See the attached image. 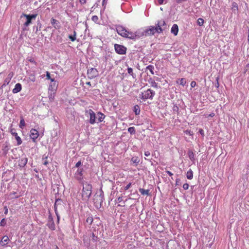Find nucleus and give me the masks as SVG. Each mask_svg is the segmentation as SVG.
<instances>
[{
    "label": "nucleus",
    "instance_id": "1",
    "mask_svg": "<svg viewBox=\"0 0 249 249\" xmlns=\"http://www.w3.org/2000/svg\"><path fill=\"white\" fill-rule=\"evenodd\" d=\"M116 29L117 33L124 37L135 39L137 37V35L135 33L127 31L122 26H117Z\"/></svg>",
    "mask_w": 249,
    "mask_h": 249
},
{
    "label": "nucleus",
    "instance_id": "2",
    "mask_svg": "<svg viewBox=\"0 0 249 249\" xmlns=\"http://www.w3.org/2000/svg\"><path fill=\"white\" fill-rule=\"evenodd\" d=\"M92 192V186L91 184L86 182L83 184V189L81 193L82 199L87 201L90 197Z\"/></svg>",
    "mask_w": 249,
    "mask_h": 249
},
{
    "label": "nucleus",
    "instance_id": "3",
    "mask_svg": "<svg viewBox=\"0 0 249 249\" xmlns=\"http://www.w3.org/2000/svg\"><path fill=\"white\" fill-rule=\"evenodd\" d=\"M155 95V92L151 89H148L146 90H145L142 92L141 94V98L144 100L147 99H153L154 96Z\"/></svg>",
    "mask_w": 249,
    "mask_h": 249
},
{
    "label": "nucleus",
    "instance_id": "4",
    "mask_svg": "<svg viewBox=\"0 0 249 249\" xmlns=\"http://www.w3.org/2000/svg\"><path fill=\"white\" fill-rule=\"evenodd\" d=\"M93 202L96 207H100L103 202V194L102 193L99 195L95 194L93 196Z\"/></svg>",
    "mask_w": 249,
    "mask_h": 249
},
{
    "label": "nucleus",
    "instance_id": "5",
    "mask_svg": "<svg viewBox=\"0 0 249 249\" xmlns=\"http://www.w3.org/2000/svg\"><path fill=\"white\" fill-rule=\"evenodd\" d=\"M114 49L116 52L119 54H124L126 53V48L123 45L115 44Z\"/></svg>",
    "mask_w": 249,
    "mask_h": 249
},
{
    "label": "nucleus",
    "instance_id": "6",
    "mask_svg": "<svg viewBox=\"0 0 249 249\" xmlns=\"http://www.w3.org/2000/svg\"><path fill=\"white\" fill-rule=\"evenodd\" d=\"M87 75L89 78L93 79L98 76L99 72L96 69L91 68L88 70Z\"/></svg>",
    "mask_w": 249,
    "mask_h": 249
},
{
    "label": "nucleus",
    "instance_id": "7",
    "mask_svg": "<svg viewBox=\"0 0 249 249\" xmlns=\"http://www.w3.org/2000/svg\"><path fill=\"white\" fill-rule=\"evenodd\" d=\"M86 113H88L89 115V123L93 124L96 123V115L92 109H89L86 112Z\"/></svg>",
    "mask_w": 249,
    "mask_h": 249
},
{
    "label": "nucleus",
    "instance_id": "8",
    "mask_svg": "<svg viewBox=\"0 0 249 249\" xmlns=\"http://www.w3.org/2000/svg\"><path fill=\"white\" fill-rule=\"evenodd\" d=\"M22 17H25L26 18V21L24 23V26L26 27L28 26L31 23V20L33 18H35L36 17V15H26L24 14H23L21 16V18Z\"/></svg>",
    "mask_w": 249,
    "mask_h": 249
},
{
    "label": "nucleus",
    "instance_id": "9",
    "mask_svg": "<svg viewBox=\"0 0 249 249\" xmlns=\"http://www.w3.org/2000/svg\"><path fill=\"white\" fill-rule=\"evenodd\" d=\"M165 25V22L163 20H160L158 21V23L156 24V26L155 27L156 28V32L158 33H161L163 31V29L161 28V27L164 26Z\"/></svg>",
    "mask_w": 249,
    "mask_h": 249
},
{
    "label": "nucleus",
    "instance_id": "10",
    "mask_svg": "<svg viewBox=\"0 0 249 249\" xmlns=\"http://www.w3.org/2000/svg\"><path fill=\"white\" fill-rule=\"evenodd\" d=\"M31 138L32 139L34 142H36V139L39 136L38 131L36 129H31L30 130V134Z\"/></svg>",
    "mask_w": 249,
    "mask_h": 249
},
{
    "label": "nucleus",
    "instance_id": "11",
    "mask_svg": "<svg viewBox=\"0 0 249 249\" xmlns=\"http://www.w3.org/2000/svg\"><path fill=\"white\" fill-rule=\"evenodd\" d=\"M156 28L153 26H150L145 31V36H151L155 34L156 32Z\"/></svg>",
    "mask_w": 249,
    "mask_h": 249
},
{
    "label": "nucleus",
    "instance_id": "12",
    "mask_svg": "<svg viewBox=\"0 0 249 249\" xmlns=\"http://www.w3.org/2000/svg\"><path fill=\"white\" fill-rule=\"evenodd\" d=\"M9 241V237L7 235H4L2 237L0 244L1 246L5 247L8 244Z\"/></svg>",
    "mask_w": 249,
    "mask_h": 249
},
{
    "label": "nucleus",
    "instance_id": "13",
    "mask_svg": "<svg viewBox=\"0 0 249 249\" xmlns=\"http://www.w3.org/2000/svg\"><path fill=\"white\" fill-rule=\"evenodd\" d=\"M28 161V159L26 157H23L19 160L18 161V166L20 167H24Z\"/></svg>",
    "mask_w": 249,
    "mask_h": 249
},
{
    "label": "nucleus",
    "instance_id": "14",
    "mask_svg": "<svg viewBox=\"0 0 249 249\" xmlns=\"http://www.w3.org/2000/svg\"><path fill=\"white\" fill-rule=\"evenodd\" d=\"M22 89V86L20 83H17L15 86V88L13 89V93H17L19 92Z\"/></svg>",
    "mask_w": 249,
    "mask_h": 249
},
{
    "label": "nucleus",
    "instance_id": "15",
    "mask_svg": "<svg viewBox=\"0 0 249 249\" xmlns=\"http://www.w3.org/2000/svg\"><path fill=\"white\" fill-rule=\"evenodd\" d=\"M51 23L53 25L54 28L56 29H59L60 27V25H59V23H60L57 20H56L53 18H51Z\"/></svg>",
    "mask_w": 249,
    "mask_h": 249
},
{
    "label": "nucleus",
    "instance_id": "16",
    "mask_svg": "<svg viewBox=\"0 0 249 249\" xmlns=\"http://www.w3.org/2000/svg\"><path fill=\"white\" fill-rule=\"evenodd\" d=\"M178 26L177 24H174L171 28V33L174 34V36H176L178 34Z\"/></svg>",
    "mask_w": 249,
    "mask_h": 249
},
{
    "label": "nucleus",
    "instance_id": "17",
    "mask_svg": "<svg viewBox=\"0 0 249 249\" xmlns=\"http://www.w3.org/2000/svg\"><path fill=\"white\" fill-rule=\"evenodd\" d=\"M60 202H61V200L60 199H57L56 200V201L54 203V211H55V213L57 217L58 221H59V216L58 215V214L57 208H58V205L60 203Z\"/></svg>",
    "mask_w": 249,
    "mask_h": 249
},
{
    "label": "nucleus",
    "instance_id": "18",
    "mask_svg": "<svg viewBox=\"0 0 249 249\" xmlns=\"http://www.w3.org/2000/svg\"><path fill=\"white\" fill-rule=\"evenodd\" d=\"M58 84L56 82V81L50 83L49 85V89L52 91H54L57 88Z\"/></svg>",
    "mask_w": 249,
    "mask_h": 249
},
{
    "label": "nucleus",
    "instance_id": "19",
    "mask_svg": "<svg viewBox=\"0 0 249 249\" xmlns=\"http://www.w3.org/2000/svg\"><path fill=\"white\" fill-rule=\"evenodd\" d=\"M12 135L15 137V139L16 140V141L17 142V145H20L22 143V141L20 137L19 136H18V133H12Z\"/></svg>",
    "mask_w": 249,
    "mask_h": 249
},
{
    "label": "nucleus",
    "instance_id": "20",
    "mask_svg": "<svg viewBox=\"0 0 249 249\" xmlns=\"http://www.w3.org/2000/svg\"><path fill=\"white\" fill-rule=\"evenodd\" d=\"M47 225H48V227L49 228V229L50 230H51L52 231L55 230V225H54V223L53 222V219H51V220H50L49 221V222H48Z\"/></svg>",
    "mask_w": 249,
    "mask_h": 249
},
{
    "label": "nucleus",
    "instance_id": "21",
    "mask_svg": "<svg viewBox=\"0 0 249 249\" xmlns=\"http://www.w3.org/2000/svg\"><path fill=\"white\" fill-rule=\"evenodd\" d=\"M82 169H78L75 173L76 178L78 180H81L82 179Z\"/></svg>",
    "mask_w": 249,
    "mask_h": 249
},
{
    "label": "nucleus",
    "instance_id": "22",
    "mask_svg": "<svg viewBox=\"0 0 249 249\" xmlns=\"http://www.w3.org/2000/svg\"><path fill=\"white\" fill-rule=\"evenodd\" d=\"M139 191L141 193V194L142 195H146V196L150 195L149 190H144V189H142V188H140Z\"/></svg>",
    "mask_w": 249,
    "mask_h": 249
},
{
    "label": "nucleus",
    "instance_id": "23",
    "mask_svg": "<svg viewBox=\"0 0 249 249\" xmlns=\"http://www.w3.org/2000/svg\"><path fill=\"white\" fill-rule=\"evenodd\" d=\"M187 178L189 179H192L193 177V173L191 169H190L186 173Z\"/></svg>",
    "mask_w": 249,
    "mask_h": 249
},
{
    "label": "nucleus",
    "instance_id": "24",
    "mask_svg": "<svg viewBox=\"0 0 249 249\" xmlns=\"http://www.w3.org/2000/svg\"><path fill=\"white\" fill-rule=\"evenodd\" d=\"M154 67L152 65H149L146 68V71H149L151 74H154Z\"/></svg>",
    "mask_w": 249,
    "mask_h": 249
},
{
    "label": "nucleus",
    "instance_id": "25",
    "mask_svg": "<svg viewBox=\"0 0 249 249\" xmlns=\"http://www.w3.org/2000/svg\"><path fill=\"white\" fill-rule=\"evenodd\" d=\"M149 84L151 87L156 89L158 88V83H156L154 80L150 79L149 81Z\"/></svg>",
    "mask_w": 249,
    "mask_h": 249
},
{
    "label": "nucleus",
    "instance_id": "26",
    "mask_svg": "<svg viewBox=\"0 0 249 249\" xmlns=\"http://www.w3.org/2000/svg\"><path fill=\"white\" fill-rule=\"evenodd\" d=\"M76 33L74 31L73 32V35H69L68 37L71 41H74L76 40Z\"/></svg>",
    "mask_w": 249,
    "mask_h": 249
},
{
    "label": "nucleus",
    "instance_id": "27",
    "mask_svg": "<svg viewBox=\"0 0 249 249\" xmlns=\"http://www.w3.org/2000/svg\"><path fill=\"white\" fill-rule=\"evenodd\" d=\"M177 82L183 86H184L186 83V81L184 78L179 79L177 81Z\"/></svg>",
    "mask_w": 249,
    "mask_h": 249
},
{
    "label": "nucleus",
    "instance_id": "28",
    "mask_svg": "<svg viewBox=\"0 0 249 249\" xmlns=\"http://www.w3.org/2000/svg\"><path fill=\"white\" fill-rule=\"evenodd\" d=\"M134 111L136 115H139L140 113V109L138 105H136L134 107Z\"/></svg>",
    "mask_w": 249,
    "mask_h": 249
},
{
    "label": "nucleus",
    "instance_id": "29",
    "mask_svg": "<svg viewBox=\"0 0 249 249\" xmlns=\"http://www.w3.org/2000/svg\"><path fill=\"white\" fill-rule=\"evenodd\" d=\"M26 124L25 122V121L23 118H22L20 119V123H19V127L21 128H23V127L25 126Z\"/></svg>",
    "mask_w": 249,
    "mask_h": 249
},
{
    "label": "nucleus",
    "instance_id": "30",
    "mask_svg": "<svg viewBox=\"0 0 249 249\" xmlns=\"http://www.w3.org/2000/svg\"><path fill=\"white\" fill-rule=\"evenodd\" d=\"M98 115H99V117L98 120L99 122H101L103 121V119L105 118L104 115L101 112H98Z\"/></svg>",
    "mask_w": 249,
    "mask_h": 249
},
{
    "label": "nucleus",
    "instance_id": "31",
    "mask_svg": "<svg viewBox=\"0 0 249 249\" xmlns=\"http://www.w3.org/2000/svg\"><path fill=\"white\" fill-rule=\"evenodd\" d=\"M128 132L131 135L134 134L136 133V129L134 127H130L128 128Z\"/></svg>",
    "mask_w": 249,
    "mask_h": 249
},
{
    "label": "nucleus",
    "instance_id": "32",
    "mask_svg": "<svg viewBox=\"0 0 249 249\" xmlns=\"http://www.w3.org/2000/svg\"><path fill=\"white\" fill-rule=\"evenodd\" d=\"M83 242L86 246H89V239L87 237L84 236Z\"/></svg>",
    "mask_w": 249,
    "mask_h": 249
},
{
    "label": "nucleus",
    "instance_id": "33",
    "mask_svg": "<svg viewBox=\"0 0 249 249\" xmlns=\"http://www.w3.org/2000/svg\"><path fill=\"white\" fill-rule=\"evenodd\" d=\"M29 79L30 81L34 82L36 81V78L34 74H31L29 75Z\"/></svg>",
    "mask_w": 249,
    "mask_h": 249
},
{
    "label": "nucleus",
    "instance_id": "34",
    "mask_svg": "<svg viewBox=\"0 0 249 249\" xmlns=\"http://www.w3.org/2000/svg\"><path fill=\"white\" fill-rule=\"evenodd\" d=\"M184 133L189 136H192L194 134V133L191 130H186L184 131Z\"/></svg>",
    "mask_w": 249,
    "mask_h": 249
},
{
    "label": "nucleus",
    "instance_id": "35",
    "mask_svg": "<svg viewBox=\"0 0 249 249\" xmlns=\"http://www.w3.org/2000/svg\"><path fill=\"white\" fill-rule=\"evenodd\" d=\"M93 218L92 216H89L87 217V219H86V222L87 223H89V225H91L92 224V223L93 222Z\"/></svg>",
    "mask_w": 249,
    "mask_h": 249
},
{
    "label": "nucleus",
    "instance_id": "36",
    "mask_svg": "<svg viewBox=\"0 0 249 249\" xmlns=\"http://www.w3.org/2000/svg\"><path fill=\"white\" fill-rule=\"evenodd\" d=\"M131 161L133 163H136V165L139 162L140 160L137 157H133L132 158Z\"/></svg>",
    "mask_w": 249,
    "mask_h": 249
},
{
    "label": "nucleus",
    "instance_id": "37",
    "mask_svg": "<svg viewBox=\"0 0 249 249\" xmlns=\"http://www.w3.org/2000/svg\"><path fill=\"white\" fill-rule=\"evenodd\" d=\"M47 159H48L47 156H45V157H43L42 158V160L43 164H44L45 165H47L48 164L49 162L48 161Z\"/></svg>",
    "mask_w": 249,
    "mask_h": 249
},
{
    "label": "nucleus",
    "instance_id": "38",
    "mask_svg": "<svg viewBox=\"0 0 249 249\" xmlns=\"http://www.w3.org/2000/svg\"><path fill=\"white\" fill-rule=\"evenodd\" d=\"M98 238L97 235H95L93 232L92 234V241L93 242H96Z\"/></svg>",
    "mask_w": 249,
    "mask_h": 249
},
{
    "label": "nucleus",
    "instance_id": "39",
    "mask_svg": "<svg viewBox=\"0 0 249 249\" xmlns=\"http://www.w3.org/2000/svg\"><path fill=\"white\" fill-rule=\"evenodd\" d=\"M9 149V145H8L7 143H5L4 144V146H3V150L5 152H7L8 151V150Z\"/></svg>",
    "mask_w": 249,
    "mask_h": 249
},
{
    "label": "nucleus",
    "instance_id": "40",
    "mask_svg": "<svg viewBox=\"0 0 249 249\" xmlns=\"http://www.w3.org/2000/svg\"><path fill=\"white\" fill-rule=\"evenodd\" d=\"M127 71H128V73L129 74H130L131 76L134 77V73H133V69L131 68H128L127 69Z\"/></svg>",
    "mask_w": 249,
    "mask_h": 249
},
{
    "label": "nucleus",
    "instance_id": "41",
    "mask_svg": "<svg viewBox=\"0 0 249 249\" xmlns=\"http://www.w3.org/2000/svg\"><path fill=\"white\" fill-rule=\"evenodd\" d=\"M28 61L31 62V63H33L36 65L37 63L36 62L34 58H30L28 59Z\"/></svg>",
    "mask_w": 249,
    "mask_h": 249
},
{
    "label": "nucleus",
    "instance_id": "42",
    "mask_svg": "<svg viewBox=\"0 0 249 249\" xmlns=\"http://www.w3.org/2000/svg\"><path fill=\"white\" fill-rule=\"evenodd\" d=\"M6 225V221L4 218H3L0 223V226H4Z\"/></svg>",
    "mask_w": 249,
    "mask_h": 249
},
{
    "label": "nucleus",
    "instance_id": "43",
    "mask_svg": "<svg viewBox=\"0 0 249 249\" xmlns=\"http://www.w3.org/2000/svg\"><path fill=\"white\" fill-rule=\"evenodd\" d=\"M98 17L97 16H93L92 17V21H94L95 22H96L98 20Z\"/></svg>",
    "mask_w": 249,
    "mask_h": 249
},
{
    "label": "nucleus",
    "instance_id": "44",
    "mask_svg": "<svg viewBox=\"0 0 249 249\" xmlns=\"http://www.w3.org/2000/svg\"><path fill=\"white\" fill-rule=\"evenodd\" d=\"M46 79H51V75H50V73L49 71H47L46 72Z\"/></svg>",
    "mask_w": 249,
    "mask_h": 249
},
{
    "label": "nucleus",
    "instance_id": "45",
    "mask_svg": "<svg viewBox=\"0 0 249 249\" xmlns=\"http://www.w3.org/2000/svg\"><path fill=\"white\" fill-rule=\"evenodd\" d=\"M197 23L199 26H201L202 25V18H199L197 20Z\"/></svg>",
    "mask_w": 249,
    "mask_h": 249
},
{
    "label": "nucleus",
    "instance_id": "46",
    "mask_svg": "<svg viewBox=\"0 0 249 249\" xmlns=\"http://www.w3.org/2000/svg\"><path fill=\"white\" fill-rule=\"evenodd\" d=\"M131 183H128L124 188V190L125 191H126L128 189H129V188L131 187Z\"/></svg>",
    "mask_w": 249,
    "mask_h": 249
},
{
    "label": "nucleus",
    "instance_id": "47",
    "mask_svg": "<svg viewBox=\"0 0 249 249\" xmlns=\"http://www.w3.org/2000/svg\"><path fill=\"white\" fill-rule=\"evenodd\" d=\"M182 187L184 190H187L189 188V184L188 183H184Z\"/></svg>",
    "mask_w": 249,
    "mask_h": 249
},
{
    "label": "nucleus",
    "instance_id": "48",
    "mask_svg": "<svg viewBox=\"0 0 249 249\" xmlns=\"http://www.w3.org/2000/svg\"><path fill=\"white\" fill-rule=\"evenodd\" d=\"M117 200L118 202L121 203L123 200V197L122 196H119V197L117 198Z\"/></svg>",
    "mask_w": 249,
    "mask_h": 249
},
{
    "label": "nucleus",
    "instance_id": "49",
    "mask_svg": "<svg viewBox=\"0 0 249 249\" xmlns=\"http://www.w3.org/2000/svg\"><path fill=\"white\" fill-rule=\"evenodd\" d=\"M13 72H10L8 75V78L10 80L11 79V78L13 77Z\"/></svg>",
    "mask_w": 249,
    "mask_h": 249
},
{
    "label": "nucleus",
    "instance_id": "50",
    "mask_svg": "<svg viewBox=\"0 0 249 249\" xmlns=\"http://www.w3.org/2000/svg\"><path fill=\"white\" fill-rule=\"evenodd\" d=\"M196 82H195V81H192V82H191V86L192 87H193H193H195L196 86Z\"/></svg>",
    "mask_w": 249,
    "mask_h": 249
},
{
    "label": "nucleus",
    "instance_id": "51",
    "mask_svg": "<svg viewBox=\"0 0 249 249\" xmlns=\"http://www.w3.org/2000/svg\"><path fill=\"white\" fill-rule=\"evenodd\" d=\"M214 115V113H211L209 115L208 114H205L204 116L206 117H208V116H211V117H213V116Z\"/></svg>",
    "mask_w": 249,
    "mask_h": 249
},
{
    "label": "nucleus",
    "instance_id": "52",
    "mask_svg": "<svg viewBox=\"0 0 249 249\" xmlns=\"http://www.w3.org/2000/svg\"><path fill=\"white\" fill-rule=\"evenodd\" d=\"M81 165V162L80 161H79L78 162H77L76 164H75V166L76 167H78L79 166H80V165Z\"/></svg>",
    "mask_w": 249,
    "mask_h": 249
},
{
    "label": "nucleus",
    "instance_id": "53",
    "mask_svg": "<svg viewBox=\"0 0 249 249\" xmlns=\"http://www.w3.org/2000/svg\"><path fill=\"white\" fill-rule=\"evenodd\" d=\"M79 2L81 4H84L86 3V0H79Z\"/></svg>",
    "mask_w": 249,
    "mask_h": 249
},
{
    "label": "nucleus",
    "instance_id": "54",
    "mask_svg": "<svg viewBox=\"0 0 249 249\" xmlns=\"http://www.w3.org/2000/svg\"><path fill=\"white\" fill-rule=\"evenodd\" d=\"M144 155L145 156L148 157L150 155V153L148 151H147L144 152Z\"/></svg>",
    "mask_w": 249,
    "mask_h": 249
},
{
    "label": "nucleus",
    "instance_id": "55",
    "mask_svg": "<svg viewBox=\"0 0 249 249\" xmlns=\"http://www.w3.org/2000/svg\"><path fill=\"white\" fill-rule=\"evenodd\" d=\"M159 4H162L163 3L164 0H157Z\"/></svg>",
    "mask_w": 249,
    "mask_h": 249
},
{
    "label": "nucleus",
    "instance_id": "56",
    "mask_svg": "<svg viewBox=\"0 0 249 249\" xmlns=\"http://www.w3.org/2000/svg\"><path fill=\"white\" fill-rule=\"evenodd\" d=\"M166 172L169 175V176L171 177L173 176V174L170 171L167 170Z\"/></svg>",
    "mask_w": 249,
    "mask_h": 249
},
{
    "label": "nucleus",
    "instance_id": "57",
    "mask_svg": "<svg viewBox=\"0 0 249 249\" xmlns=\"http://www.w3.org/2000/svg\"><path fill=\"white\" fill-rule=\"evenodd\" d=\"M5 211H4V213L6 214L8 213V209L6 207L4 208Z\"/></svg>",
    "mask_w": 249,
    "mask_h": 249
},
{
    "label": "nucleus",
    "instance_id": "58",
    "mask_svg": "<svg viewBox=\"0 0 249 249\" xmlns=\"http://www.w3.org/2000/svg\"><path fill=\"white\" fill-rule=\"evenodd\" d=\"M51 81V83H52V82H55V81L54 80V78H51V79H49Z\"/></svg>",
    "mask_w": 249,
    "mask_h": 249
},
{
    "label": "nucleus",
    "instance_id": "59",
    "mask_svg": "<svg viewBox=\"0 0 249 249\" xmlns=\"http://www.w3.org/2000/svg\"><path fill=\"white\" fill-rule=\"evenodd\" d=\"M86 84L89 86H91V84H90V82H87L86 83Z\"/></svg>",
    "mask_w": 249,
    "mask_h": 249
},
{
    "label": "nucleus",
    "instance_id": "60",
    "mask_svg": "<svg viewBox=\"0 0 249 249\" xmlns=\"http://www.w3.org/2000/svg\"><path fill=\"white\" fill-rule=\"evenodd\" d=\"M118 206H122V207H124L125 206V202H124L123 205H119Z\"/></svg>",
    "mask_w": 249,
    "mask_h": 249
},
{
    "label": "nucleus",
    "instance_id": "61",
    "mask_svg": "<svg viewBox=\"0 0 249 249\" xmlns=\"http://www.w3.org/2000/svg\"><path fill=\"white\" fill-rule=\"evenodd\" d=\"M199 133H200L201 135H202V133H203L202 129H200V130H199Z\"/></svg>",
    "mask_w": 249,
    "mask_h": 249
},
{
    "label": "nucleus",
    "instance_id": "62",
    "mask_svg": "<svg viewBox=\"0 0 249 249\" xmlns=\"http://www.w3.org/2000/svg\"><path fill=\"white\" fill-rule=\"evenodd\" d=\"M16 133V132H14L13 129H11V133L12 134V133Z\"/></svg>",
    "mask_w": 249,
    "mask_h": 249
},
{
    "label": "nucleus",
    "instance_id": "63",
    "mask_svg": "<svg viewBox=\"0 0 249 249\" xmlns=\"http://www.w3.org/2000/svg\"><path fill=\"white\" fill-rule=\"evenodd\" d=\"M56 249H58V248L57 247H56Z\"/></svg>",
    "mask_w": 249,
    "mask_h": 249
},
{
    "label": "nucleus",
    "instance_id": "64",
    "mask_svg": "<svg viewBox=\"0 0 249 249\" xmlns=\"http://www.w3.org/2000/svg\"><path fill=\"white\" fill-rule=\"evenodd\" d=\"M248 31H249V29Z\"/></svg>",
    "mask_w": 249,
    "mask_h": 249
}]
</instances>
